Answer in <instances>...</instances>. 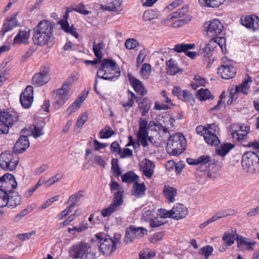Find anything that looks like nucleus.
I'll list each match as a JSON object with an SVG mask.
<instances>
[{
	"instance_id": "obj_22",
	"label": "nucleus",
	"mask_w": 259,
	"mask_h": 259,
	"mask_svg": "<svg viewBox=\"0 0 259 259\" xmlns=\"http://www.w3.org/2000/svg\"><path fill=\"white\" fill-rule=\"evenodd\" d=\"M128 78L130 84L138 94L141 96L145 95L147 94V91L140 80L136 78L132 74L130 73L128 74Z\"/></svg>"
},
{
	"instance_id": "obj_3",
	"label": "nucleus",
	"mask_w": 259,
	"mask_h": 259,
	"mask_svg": "<svg viewBox=\"0 0 259 259\" xmlns=\"http://www.w3.org/2000/svg\"><path fill=\"white\" fill-rule=\"evenodd\" d=\"M18 113L13 110L2 111L0 113V124L1 130L0 134H8L10 126L14 125L18 121Z\"/></svg>"
},
{
	"instance_id": "obj_26",
	"label": "nucleus",
	"mask_w": 259,
	"mask_h": 259,
	"mask_svg": "<svg viewBox=\"0 0 259 259\" xmlns=\"http://www.w3.org/2000/svg\"><path fill=\"white\" fill-rule=\"evenodd\" d=\"M30 36V32L29 30L20 29L14 38L13 44L14 45L28 44Z\"/></svg>"
},
{
	"instance_id": "obj_48",
	"label": "nucleus",
	"mask_w": 259,
	"mask_h": 259,
	"mask_svg": "<svg viewBox=\"0 0 259 259\" xmlns=\"http://www.w3.org/2000/svg\"><path fill=\"white\" fill-rule=\"evenodd\" d=\"M189 7L187 5H184L182 8L179 9L176 11L172 13L170 16L171 19H176L181 17L185 15L188 12Z\"/></svg>"
},
{
	"instance_id": "obj_33",
	"label": "nucleus",
	"mask_w": 259,
	"mask_h": 259,
	"mask_svg": "<svg viewBox=\"0 0 259 259\" xmlns=\"http://www.w3.org/2000/svg\"><path fill=\"white\" fill-rule=\"evenodd\" d=\"M204 169H203V171H202L201 168H199L196 170L195 176L197 182L200 183H204L205 182L206 175L207 177L210 179H213L215 178V175L214 174H212L210 172L206 173V172L204 171Z\"/></svg>"
},
{
	"instance_id": "obj_5",
	"label": "nucleus",
	"mask_w": 259,
	"mask_h": 259,
	"mask_svg": "<svg viewBox=\"0 0 259 259\" xmlns=\"http://www.w3.org/2000/svg\"><path fill=\"white\" fill-rule=\"evenodd\" d=\"M258 154L247 151L243 154L242 157V166L247 172L253 174L259 167V149Z\"/></svg>"
},
{
	"instance_id": "obj_6",
	"label": "nucleus",
	"mask_w": 259,
	"mask_h": 259,
	"mask_svg": "<svg viewBox=\"0 0 259 259\" xmlns=\"http://www.w3.org/2000/svg\"><path fill=\"white\" fill-rule=\"evenodd\" d=\"M19 158L10 151H4L0 155V167L4 170L12 171L19 163Z\"/></svg>"
},
{
	"instance_id": "obj_10",
	"label": "nucleus",
	"mask_w": 259,
	"mask_h": 259,
	"mask_svg": "<svg viewBox=\"0 0 259 259\" xmlns=\"http://www.w3.org/2000/svg\"><path fill=\"white\" fill-rule=\"evenodd\" d=\"M219 133V128L215 123L206 124V132L204 136V140L211 146H218L220 140L217 136Z\"/></svg>"
},
{
	"instance_id": "obj_59",
	"label": "nucleus",
	"mask_w": 259,
	"mask_h": 259,
	"mask_svg": "<svg viewBox=\"0 0 259 259\" xmlns=\"http://www.w3.org/2000/svg\"><path fill=\"white\" fill-rule=\"evenodd\" d=\"M182 98L184 101L188 102L192 104L194 102V98L193 95L188 90H184L183 91Z\"/></svg>"
},
{
	"instance_id": "obj_63",
	"label": "nucleus",
	"mask_w": 259,
	"mask_h": 259,
	"mask_svg": "<svg viewBox=\"0 0 259 259\" xmlns=\"http://www.w3.org/2000/svg\"><path fill=\"white\" fill-rule=\"evenodd\" d=\"M110 151L111 153L116 152L119 155L121 154V149L119 144L117 141L113 142L110 146Z\"/></svg>"
},
{
	"instance_id": "obj_9",
	"label": "nucleus",
	"mask_w": 259,
	"mask_h": 259,
	"mask_svg": "<svg viewBox=\"0 0 259 259\" xmlns=\"http://www.w3.org/2000/svg\"><path fill=\"white\" fill-rule=\"evenodd\" d=\"M17 186L14 176L11 174H6L0 178V191L5 192L7 195L14 192L13 189Z\"/></svg>"
},
{
	"instance_id": "obj_16",
	"label": "nucleus",
	"mask_w": 259,
	"mask_h": 259,
	"mask_svg": "<svg viewBox=\"0 0 259 259\" xmlns=\"http://www.w3.org/2000/svg\"><path fill=\"white\" fill-rule=\"evenodd\" d=\"M20 101L22 106L25 108H29L33 102V88L27 86L25 91L20 96Z\"/></svg>"
},
{
	"instance_id": "obj_49",
	"label": "nucleus",
	"mask_w": 259,
	"mask_h": 259,
	"mask_svg": "<svg viewBox=\"0 0 259 259\" xmlns=\"http://www.w3.org/2000/svg\"><path fill=\"white\" fill-rule=\"evenodd\" d=\"M211 160V157L210 156L208 155H202L197 159H196V162L195 163H196L197 165L200 164L201 165V168L202 170L203 166L205 167L206 168H207L206 164L210 162Z\"/></svg>"
},
{
	"instance_id": "obj_40",
	"label": "nucleus",
	"mask_w": 259,
	"mask_h": 259,
	"mask_svg": "<svg viewBox=\"0 0 259 259\" xmlns=\"http://www.w3.org/2000/svg\"><path fill=\"white\" fill-rule=\"evenodd\" d=\"M139 179V176L132 171H129L121 176L122 181L126 183H135Z\"/></svg>"
},
{
	"instance_id": "obj_29",
	"label": "nucleus",
	"mask_w": 259,
	"mask_h": 259,
	"mask_svg": "<svg viewBox=\"0 0 259 259\" xmlns=\"http://www.w3.org/2000/svg\"><path fill=\"white\" fill-rule=\"evenodd\" d=\"M136 102L138 104V108L141 112L143 116H145L149 112L151 106V102L147 98L137 99Z\"/></svg>"
},
{
	"instance_id": "obj_44",
	"label": "nucleus",
	"mask_w": 259,
	"mask_h": 259,
	"mask_svg": "<svg viewBox=\"0 0 259 259\" xmlns=\"http://www.w3.org/2000/svg\"><path fill=\"white\" fill-rule=\"evenodd\" d=\"M159 16V12L156 10L150 9L146 11L143 15V19L145 21H150L156 19Z\"/></svg>"
},
{
	"instance_id": "obj_8",
	"label": "nucleus",
	"mask_w": 259,
	"mask_h": 259,
	"mask_svg": "<svg viewBox=\"0 0 259 259\" xmlns=\"http://www.w3.org/2000/svg\"><path fill=\"white\" fill-rule=\"evenodd\" d=\"M147 233V230L143 227L131 225L126 229L124 241L126 243H131L135 239L143 237Z\"/></svg>"
},
{
	"instance_id": "obj_61",
	"label": "nucleus",
	"mask_w": 259,
	"mask_h": 259,
	"mask_svg": "<svg viewBox=\"0 0 259 259\" xmlns=\"http://www.w3.org/2000/svg\"><path fill=\"white\" fill-rule=\"evenodd\" d=\"M168 163L170 165L171 168H175L176 174H180L181 173L183 167V165L181 163L178 162L176 164L174 161H169L168 162Z\"/></svg>"
},
{
	"instance_id": "obj_17",
	"label": "nucleus",
	"mask_w": 259,
	"mask_h": 259,
	"mask_svg": "<svg viewBox=\"0 0 259 259\" xmlns=\"http://www.w3.org/2000/svg\"><path fill=\"white\" fill-rule=\"evenodd\" d=\"M49 69L47 67H42L40 72L34 75L32 79V83L35 87L42 86L47 82V74Z\"/></svg>"
},
{
	"instance_id": "obj_60",
	"label": "nucleus",
	"mask_w": 259,
	"mask_h": 259,
	"mask_svg": "<svg viewBox=\"0 0 259 259\" xmlns=\"http://www.w3.org/2000/svg\"><path fill=\"white\" fill-rule=\"evenodd\" d=\"M115 206L111 204L108 207L104 209L101 211V214L104 217H107L111 215L116 209Z\"/></svg>"
},
{
	"instance_id": "obj_45",
	"label": "nucleus",
	"mask_w": 259,
	"mask_h": 259,
	"mask_svg": "<svg viewBox=\"0 0 259 259\" xmlns=\"http://www.w3.org/2000/svg\"><path fill=\"white\" fill-rule=\"evenodd\" d=\"M196 96L200 101H206L211 99L212 95L208 89H201L197 92Z\"/></svg>"
},
{
	"instance_id": "obj_46",
	"label": "nucleus",
	"mask_w": 259,
	"mask_h": 259,
	"mask_svg": "<svg viewBox=\"0 0 259 259\" xmlns=\"http://www.w3.org/2000/svg\"><path fill=\"white\" fill-rule=\"evenodd\" d=\"M104 47L105 44L103 42L99 44H96V42H94L93 44V49L94 54L96 58L99 60H101L103 57L102 50L103 49Z\"/></svg>"
},
{
	"instance_id": "obj_4",
	"label": "nucleus",
	"mask_w": 259,
	"mask_h": 259,
	"mask_svg": "<svg viewBox=\"0 0 259 259\" xmlns=\"http://www.w3.org/2000/svg\"><path fill=\"white\" fill-rule=\"evenodd\" d=\"M33 40L40 46L47 45L49 41V21L42 20L34 28Z\"/></svg>"
},
{
	"instance_id": "obj_27",
	"label": "nucleus",
	"mask_w": 259,
	"mask_h": 259,
	"mask_svg": "<svg viewBox=\"0 0 259 259\" xmlns=\"http://www.w3.org/2000/svg\"><path fill=\"white\" fill-rule=\"evenodd\" d=\"M236 239L238 247L244 246L247 250H253L254 249L253 247L256 242H251L249 238L244 237L240 235H237Z\"/></svg>"
},
{
	"instance_id": "obj_32",
	"label": "nucleus",
	"mask_w": 259,
	"mask_h": 259,
	"mask_svg": "<svg viewBox=\"0 0 259 259\" xmlns=\"http://www.w3.org/2000/svg\"><path fill=\"white\" fill-rule=\"evenodd\" d=\"M167 73L170 75H175L180 71H182L180 69L176 61L172 58H170L166 62Z\"/></svg>"
},
{
	"instance_id": "obj_56",
	"label": "nucleus",
	"mask_w": 259,
	"mask_h": 259,
	"mask_svg": "<svg viewBox=\"0 0 259 259\" xmlns=\"http://www.w3.org/2000/svg\"><path fill=\"white\" fill-rule=\"evenodd\" d=\"M88 114L87 112H84L80 114L77 118L75 124V126L77 128L80 129L84 124L85 122L88 120Z\"/></svg>"
},
{
	"instance_id": "obj_52",
	"label": "nucleus",
	"mask_w": 259,
	"mask_h": 259,
	"mask_svg": "<svg viewBox=\"0 0 259 259\" xmlns=\"http://www.w3.org/2000/svg\"><path fill=\"white\" fill-rule=\"evenodd\" d=\"M213 45L217 47V45H218L222 51H223V47L226 44V39L224 37L217 36L213 38H211L209 40Z\"/></svg>"
},
{
	"instance_id": "obj_58",
	"label": "nucleus",
	"mask_w": 259,
	"mask_h": 259,
	"mask_svg": "<svg viewBox=\"0 0 259 259\" xmlns=\"http://www.w3.org/2000/svg\"><path fill=\"white\" fill-rule=\"evenodd\" d=\"M103 74L104 77H111V79L109 80H112L114 78L116 77H118L120 75V71H115L114 72V71H112L111 69H103Z\"/></svg>"
},
{
	"instance_id": "obj_13",
	"label": "nucleus",
	"mask_w": 259,
	"mask_h": 259,
	"mask_svg": "<svg viewBox=\"0 0 259 259\" xmlns=\"http://www.w3.org/2000/svg\"><path fill=\"white\" fill-rule=\"evenodd\" d=\"M111 69L114 72L119 71L117 70L116 63L115 61L111 59H104L101 61V65L97 71V77L99 78H102L105 80H109L111 77H104V74H103V69Z\"/></svg>"
},
{
	"instance_id": "obj_19",
	"label": "nucleus",
	"mask_w": 259,
	"mask_h": 259,
	"mask_svg": "<svg viewBox=\"0 0 259 259\" xmlns=\"http://www.w3.org/2000/svg\"><path fill=\"white\" fill-rule=\"evenodd\" d=\"M236 69L231 65H222L218 68V74L223 79H229L233 78L236 74Z\"/></svg>"
},
{
	"instance_id": "obj_12",
	"label": "nucleus",
	"mask_w": 259,
	"mask_h": 259,
	"mask_svg": "<svg viewBox=\"0 0 259 259\" xmlns=\"http://www.w3.org/2000/svg\"><path fill=\"white\" fill-rule=\"evenodd\" d=\"M90 248L89 243L81 241L72 246L70 254L74 258L83 257Z\"/></svg>"
},
{
	"instance_id": "obj_20",
	"label": "nucleus",
	"mask_w": 259,
	"mask_h": 259,
	"mask_svg": "<svg viewBox=\"0 0 259 259\" xmlns=\"http://www.w3.org/2000/svg\"><path fill=\"white\" fill-rule=\"evenodd\" d=\"M154 168L155 165L148 159L145 158L140 163V170L148 179L151 178L153 175Z\"/></svg>"
},
{
	"instance_id": "obj_30",
	"label": "nucleus",
	"mask_w": 259,
	"mask_h": 259,
	"mask_svg": "<svg viewBox=\"0 0 259 259\" xmlns=\"http://www.w3.org/2000/svg\"><path fill=\"white\" fill-rule=\"evenodd\" d=\"M146 190V187L144 183L140 184L136 182L132 188V195L136 198H140L145 194Z\"/></svg>"
},
{
	"instance_id": "obj_2",
	"label": "nucleus",
	"mask_w": 259,
	"mask_h": 259,
	"mask_svg": "<svg viewBox=\"0 0 259 259\" xmlns=\"http://www.w3.org/2000/svg\"><path fill=\"white\" fill-rule=\"evenodd\" d=\"M96 237L100 240L99 250L104 255L108 256L116 249V244L119 242L121 236L115 234L113 238L107 235L103 239L102 235L98 234L96 235Z\"/></svg>"
},
{
	"instance_id": "obj_50",
	"label": "nucleus",
	"mask_w": 259,
	"mask_h": 259,
	"mask_svg": "<svg viewBox=\"0 0 259 259\" xmlns=\"http://www.w3.org/2000/svg\"><path fill=\"white\" fill-rule=\"evenodd\" d=\"M114 134V132L113 131L108 125L105 126L99 133L100 138L101 139L109 138Z\"/></svg>"
},
{
	"instance_id": "obj_64",
	"label": "nucleus",
	"mask_w": 259,
	"mask_h": 259,
	"mask_svg": "<svg viewBox=\"0 0 259 259\" xmlns=\"http://www.w3.org/2000/svg\"><path fill=\"white\" fill-rule=\"evenodd\" d=\"M158 212H159V215L161 218H172L171 210H167L165 209L160 208L158 210Z\"/></svg>"
},
{
	"instance_id": "obj_34",
	"label": "nucleus",
	"mask_w": 259,
	"mask_h": 259,
	"mask_svg": "<svg viewBox=\"0 0 259 259\" xmlns=\"http://www.w3.org/2000/svg\"><path fill=\"white\" fill-rule=\"evenodd\" d=\"M252 82L251 77L247 75L245 77L244 80L241 84L236 86V92L237 93H243L244 95L247 94V91L249 90L250 87L248 85L249 83Z\"/></svg>"
},
{
	"instance_id": "obj_57",
	"label": "nucleus",
	"mask_w": 259,
	"mask_h": 259,
	"mask_svg": "<svg viewBox=\"0 0 259 259\" xmlns=\"http://www.w3.org/2000/svg\"><path fill=\"white\" fill-rule=\"evenodd\" d=\"M47 182H48V181L46 180V179L44 178H43V177L40 178V179L37 182L36 184L35 185V186L32 189L29 190L26 192L25 196L27 197H30L32 195V193L33 192H34L39 186H40V185H41L43 184H46Z\"/></svg>"
},
{
	"instance_id": "obj_38",
	"label": "nucleus",
	"mask_w": 259,
	"mask_h": 259,
	"mask_svg": "<svg viewBox=\"0 0 259 259\" xmlns=\"http://www.w3.org/2000/svg\"><path fill=\"white\" fill-rule=\"evenodd\" d=\"M121 2L119 1L115 0L105 5H102L101 8L106 11L118 12L120 11Z\"/></svg>"
},
{
	"instance_id": "obj_36",
	"label": "nucleus",
	"mask_w": 259,
	"mask_h": 259,
	"mask_svg": "<svg viewBox=\"0 0 259 259\" xmlns=\"http://www.w3.org/2000/svg\"><path fill=\"white\" fill-rule=\"evenodd\" d=\"M148 131L147 128H139L137 138L142 146L144 147H147L148 145Z\"/></svg>"
},
{
	"instance_id": "obj_14",
	"label": "nucleus",
	"mask_w": 259,
	"mask_h": 259,
	"mask_svg": "<svg viewBox=\"0 0 259 259\" xmlns=\"http://www.w3.org/2000/svg\"><path fill=\"white\" fill-rule=\"evenodd\" d=\"M52 93L54 100L52 106L56 109H60L69 98L67 94L62 92L60 90L53 91Z\"/></svg>"
},
{
	"instance_id": "obj_43",
	"label": "nucleus",
	"mask_w": 259,
	"mask_h": 259,
	"mask_svg": "<svg viewBox=\"0 0 259 259\" xmlns=\"http://www.w3.org/2000/svg\"><path fill=\"white\" fill-rule=\"evenodd\" d=\"M234 147V145L231 143H225L221 145L216 150V153L222 157L226 155L231 149Z\"/></svg>"
},
{
	"instance_id": "obj_23",
	"label": "nucleus",
	"mask_w": 259,
	"mask_h": 259,
	"mask_svg": "<svg viewBox=\"0 0 259 259\" xmlns=\"http://www.w3.org/2000/svg\"><path fill=\"white\" fill-rule=\"evenodd\" d=\"M215 46L209 41V42L203 47L201 48L198 51V56H202L203 61L207 62L212 57Z\"/></svg>"
},
{
	"instance_id": "obj_62",
	"label": "nucleus",
	"mask_w": 259,
	"mask_h": 259,
	"mask_svg": "<svg viewBox=\"0 0 259 259\" xmlns=\"http://www.w3.org/2000/svg\"><path fill=\"white\" fill-rule=\"evenodd\" d=\"M138 44V42L136 39L133 38H128L125 41V46L126 49L131 50L136 48Z\"/></svg>"
},
{
	"instance_id": "obj_28",
	"label": "nucleus",
	"mask_w": 259,
	"mask_h": 259,
	"mask_svg": "<svg viewBox=\"0 0 259 259\" xmlns=\"http://www.w3.org/2000/svg\"><path fill=\"white\" fill-rule=\"evenodd\" d=\"M21 198L18 193L11 192L7 196V203L8 207L14 208L21 203Z\"/></svg>"
},
{
	"instance_id": "obj_42",
	"label": "nucleus",
	"mask_w": 259,
	"mask_h": 259,
	"mask_svg": "<svg viewBox=\"0 0 259 259\" xmlns=\"http://www.w3.org/2000/svg\"><path fill=\"white\" fill-rule=\"evenodd\" d=\"M225 0H199V3L201 6L217 8L222 4Z\"/></svg>"
},
{
	"instance_id": "obj_53",
	"label": "nucleus",
	"mask_w": 259,
	"mask_h": 259,
	"mask_svg": "<svg viewBox=\"0 0 259 259\" xmlns=\"http://www.w3.org/2000/svg\"><path fill=\"white\" fill-rule=\"evenodd\" d=\"M254 16H242L241 18V23L247 28H251L252 27Z\"/></svg>"
},
{
	"instance_id": "obj_24",
	"label": "nucleus",
	"mask_w": 259,
	"mask_h": 259,
	"mask_svg": "<svg viewBox=\"0 0 259 259\" xmlns=\"http://www.w3.org/2000/svg\"><path fill=\"white\" fill-rule=\"evenodd\" d=\"M29 146V142L28 137L26 136H21L15 143L13 151L15 153H22Z\"/></svg>"
},
{
	"instance_id": "obj_51",
	"label": "nucleus",
	"mask_w": 259,
	"mask_h": 259,
	"mask_svg": "<svg viewBox=\"0 0 259 259\" xmlns=\"http://www.w3.org/2000/svg\"><path fill=\"white\" fill-rule=\"evenodd\" d=\"M236 233V231H235V234L232 235L228 233H224L222 239L226 246H230L234 243Z\"/></svg>"
},
{
	"instance_id": "obj_37",
	"label": "nucleus",
	"mask_w": 259,
	"mask_h": 259,
	"mask_svg": "<svg viewBox=\"0 0 259 259\" xmlns=\"http://www.w3.org/2000/svg\"><path fill=\"white\" fill-rule=\"evenodd\" d=\"M128 101L127 102L122 101L121 102V104L122 106L125 108V110L126 112H127L128 111V109L133 106L134 104V101L136 100V101L137 99H140L139 98H138L135 94L130 91V90H128Z\"/></svg>"
},
{
	"instance_id": "obj_35",
	"label": "nucleus",
	"mask_w": 259,
	"mask_h": 259,
	"mask_svg": "<svg viewBox=\"0 0 259 259\" xmlns=\"http://www.w3.org/2000/svg\"><path fill=\"white\" fill-rule=\"evenodd\" d=\"M229 215V214L228 213H227V212L226 211H222L219 212L217 213L216 214H215L214 215H213L209 219L207 220L204 223L201 224L199 225V228L200 229H202V228L205 227L208 225H209L210 223L213 222L220 219L228 216Z\"/></svg>"
},
{
	"instance_id": "obj_31",
	"label": "nucleus",
	"mask_w": 259,
	"mask_h": 259,
	"mask_svg": "<svg viewBox=\"0 0 259 259\" xmlns=\"http://www.w3.org/2000/svg\"><path fill=\"white\" fill-rule=\"evenodd\" d=\"M163 193L169 203L175 201V197L177 194L176 189L169 186H165L163 188Z\"/></svg>"
},
{
	"instance_id": "obj_47",
	"label": "nucleus",
	"mask_w": 259,
	"mask_h": 259,
	"mask_svg": "<svg viewBox=\"0 0 259 259\" xmlns=\"http://www.w3.org/2000/svg\"><path fill=\"white\" fill-rule=\"evenodd\" d=\"M123 191L121 190H119L114 194L113 201L111 204L116 208L121 206L123 203Z\"/></svg>"
},
{
	"instance_id": "obj_39",
	"label": "nucleus",
	"mask_w": 259,
	"mask_h": 259,
	"mask_svg": "<svg viewBox=\"0 0 259 259\" xmlns=\"http://www.w3.org/2000/svg\"><path fill=\"white\" fill-rule=\"evenodd\" d=\"M85 100L83 96L78 97L75 101L67 108L66 112L70 115L72 113L77 111L80 107L81 103Z\"/></svg>"
},
{
	"instance_id": "obj_41",
	"label": "nucleus",
	"mask_w": 259,
	"mask_h": 259,
	"mask_svg": "<svg viewBox=\"0 0 259 259\" xmlns=\"http://www.w3.org/2000/svg\"><path fill=\"white\" fill-rule=\"evenodd\" d=\"M61 28L65 32L71 34L76 38L78 37L76 28L73 25L70 26L68 22L63 21L61 24Z\"/></svg>"
},
{
	"instance_id": "obj_54",
	"label": "nucleus",
	"mask_w": 259,
	"mask_h": 259,
	"mask_svg": "<svg viewBox=\"0 0 259 259\" xmlns=\"http://www.w3.org/2000/svg\"><path fill=\"white\" fill-rule=\"evenodd\" d=\"M83 192L79 191L78 192L70 196L67 201V203H72L76 205V204L79 202L82 197H83Z\"/></svg>"
},
{
	"instance_id": "obj_21",
	"label": "nucleus",
	"mask_w": 259,
	"mask_h": 259,
	"mask_svg": "<svg viewBox=\"0 0 259 259\" xmlns=\"http://www.w3.org/2000/svg\"><path fill=\"white\" fill-rule=\"evenodd\" d=\"M6 20L0 31V37L1 38H3L7 32L12 30L16 26L19 25V23L16 18V16L7 18Z\"/></svg>"
},
{
	"instance_id": "obj_11",
	"label": "nucleus",
	"mask_w": 259,
	"mask_h": 259,
	"mask_svg": "<svg viewBox=\"0 0 259 259\" xmlns=\"http://www.w3.org/2000/svg\"><path fill=\"white\" fill-rule=\"evenodd\" d=\"M249 128L241 124H234L232 127V138L237 141H241L245 139L247 135Z\"/></svg>"
},
{
	"instance_id": "obj_7",
	"label": "nucleus",
	"mask_w": 259,
	"mask_h": 259,
	"mask_svg": "<svg viewBox=\"0 0 259 259\" xmlns=\"http://www.w3.org/2000/svg\"><path fill=\"white\" fill-rule=\"evenodd\" d=\"M223 24L217 19H212L204 24V31L209 38H213L220 35L223 30Z\"/></svg>"
},
{
	"instance_id": "obj_18",
	"label": "nucleus",
	"mask_w": 259,
	"mask_h": 259,
	"mask_svg": "<svg viewBox=\"0 0 259 259\" xmlns=\"http://www.w3.org/2000/svg\"><path fill=\"white\" fill-rule=\"evenodd\" d=\"M195 46L194 44H180L175 45L174 50L175 52L180 53L184 52L187 56L193 59L198 55V52L188 51V50L194 49Z\"/></svg>"
},
{
	"instance_id": "obj_1",
	"label": "nucleus",
	"mask_w": 259,
	"mask_h": 259,
	"mask_svg": "<svg viewBox=\"0 0 259 259\" xmlns=\"http://www.w3.org/2000/svg\"><path fill=\"white\" fill-rule=\"evenodd\" d=\"M185 143L184 137L181 133L170 136L167 142V153L173 156L180 155L185 150Z\"/></svg>"
},
{
	"instance_id": "obj_15",
	"label": "nucleus",
	"mask_w": 259,
	"mask_h": 259,
	"mask_svg": "<svg viewBox=\"0 0 259 259\" xmlns=\"http://www.w3.org/2000/svg\"><path fill=\"white\" fill-rule=\"evenodd\" d=\"M172 102L169 98L166 91H162L160 93V101L155 102L154 109L155 110H167L170 108L169 105H172Z\"/></svg>"
},
{
	"instance_id": "obj_55",
	"label": "nucleus",
	"mask_w": 259,
	"mask_h": 259,
	"mask_svg": "<svg viewBox=\"0 0 259 259\" xmlns=\"http://www.w3.org/2000/svg\"><path fill=\"white\" fill-rule=\"evenodd\" d=\"M213 250V247L210 245H206L201 248L198 253L205 256V259H208V257L212 254Z\"/></svg>"
},
{
	"instance_id": "obj_25",
	"label": "nucleus",
	"mask_w": 259,
	"mask_h": 259,
	"mask_svg": "<svg viewBox=\"0 0 259 259\" xmlns=\"http://www.w3.org/2000/svg\"><path fill=\"white\" fill-rule=\"evenodd\" d=\"M172 219L179 220L185 218L188 213V209L183 204H176L171 209Z\"/></svg>"
}]
</instances>
